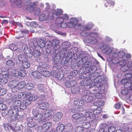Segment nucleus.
Returning a JSON list of instances; mask_svg holds the SVG:
<instances>
[{"instance_id": "obj_60", "label": "nucleus", "mask_w": 132, "mask_h": 132, "mask_svg": "<svg viewBox=\"0 0 132 132\" xmlns=\"http://www.w3.org/2000/svg\"><path fill=\"white\" fill-rule=\"evenodd\" d=\"M58 56L56 55H55L54 57V61L55 63L57 64L59 62L60 59L57 58Z\"/></svg>"}, {"instance_id": "obj_52", "label": "nucleus", "mask_w": 132, "mask_h": 132, "mask_svg": "<svg viewBox=\"0 0 132 132\" xmlns=\"http://www.w3.org/2000/svg\"><path fill=\"white\" fill-rule=\"evenodd\" d=\"M98 35L97 33L91 32L89 34V36L91 38H95L97 37Z\"/></svg>"}, {"instance_id": "obj_47", "label": "nucleus", "mask_w": 132, "mask_h": 132, "mask_svg": "<svg viewBox=\"0 0 132 132\" xmlns=\"http://www.w3.org/2000/svg\"><path fill=\"white\" fill-rule=\"evenodd\" d=\"M70 21L72 22L74 26L78 22L77 19L74 18H71L70 19Z\"/></svg>"}, {"instance_id": "obj_50", "label": "nucleus", "mask_w": 132, "mask_h": 132, "mask_svg": "<svg viewBox=\"0 0 132 132\" xmlns=\"http://www.w3.org/2000/svg\"><path fill=\"white\" fill-rule=\"evenodd\" d=\"M61 18L63 19V20H68L69 18L68 16L66 14L62 15L61 16H60Z\"/></svg>"}, {"instance_id": "obj_6", "label": "nucleus", "mask_w": 132, "mask_h": 132, "mask_svg": "<svg viewBox=\"0 0 132 132\" xmlns=\"http://www.w3.org/2000/svg\"><path fill=\"white\" fill-rule=\"evenodd\" d=\"M8 115L11 117V119L13 121L18 119V117L19 116L18 114L17 113L14 114L13 110L12 109H10L9 111H8Z\"/></svg>"}, {"instance_id": "obj_8", "label": "nucleus", "mask_w": 132, "mask_h": 132, "mask_svg": "<svg viewBox=\"0 0 132 132\" xmlns=\"http://www.w3.org/2000/svg\"><path fill=\"white\" fill-rule=\"evenodd\" d=\"M63 116L62 113L58 112L54 116L53 119V121L55 122H57L60 120Z\"/></svg>"}, {"instance_id": "obj_4", "label": "nucleus", "mask_w": 132, "mask_h": 132, "mask_svg": "<svg viewBox=\"0 0 132 132\" xmlns=\"http://www.w3.org/2000/svg\"><path fill=\"white\" fill-rule=\"evenodd\" d=\"M28 61V59L27 56L23 54H20L18 56V59L16 61V63L20 64L21 62L22 63Z\"/></svg>"}, {"instance_id": "obj_51", "label": "nucleus", "mask_w": 132, "mask_h": 132, "mask_svg": "<svg viewBox=\"0 0 132 132\" xmlns=\"http://www.w3.org/2000/svg\"><path fill=\"white\" fill-rule=\"evenodd\" d=\"M39 113V109H34L33 110L32 114L34 117L36 116Z\"/></svg>"}, {"instance_id": "obj_39", "label": "nucleus", "mask_w": 132, "mask_h": 132, "mask_svg": "<svg viewBox=\"0 0 132 132\" xmlns=\"http://www.w3.org/2000/svg\"><path fill=\"white\" fill-rule=\"evenodd\" d=\"M104 50L105 53L108 55H109L112 52V50H110L109 47L108 46L106 47Z\"/></svg>"}, {"instance_id": "obj_57", "label": "nucleus", "mask_w": 132, "mask_h": 132, "mask_svg": "<svg viewBox=\"0 0 132 132\" xmlns=\"http://www.w3.org/2000/svg\"><path fill=\"white\" fill-rule=\"evenodd\" d=\"M27 107L26 106L25 104L23 103V102H22V103L21 102V105L19 106L20 109L23 110L26 109Z\"/></svg>"}, {"instance_id": "obj_11", "label": "nucleus", "mask_w": 132, "mask_h": 132, "mask_svg": "<svg viewBox=\"0 0 132 132\" xmlns=\"http://www.w3.org/2000/svg\"><path fill=\"white\" fill-rule=\"evenodd\" d=\"M63 11L61 9H57L56 10H53L52 11V12L55 16L56 18H57L59 16L62 14L63 13Z\"/></svg>"}, {"instance_id": "obj_14", "label": "nucleus", "mask_w": 132, "mask_h": 132, "mask_svg": "<svg viewBox=\"0 0 132 132\" xmlns=\"http://www.w3.org/2000/svg\"><path fill=\"white\" fill-rule=\"evenodd\" d=\"M73 129L72 125L70 123L66 124L65 126V132H71Z\"/></svg>"}, {"instance_id": "obj_26", "label": "nucleus", "mask_w": 132, "mask_h": 132, "mask_svg": "<svg viewBox=\"0 0 132 132\" xmlns=\"http://www.w3.org/2000/svg\"><path fill=\"white\" fill-rule=\"evenodd\" d=\"M94 106L100 107L103 105L104 104V102L102 101H98L94 103Z\"/></svg>"}, {"instance_id": "obj_34", "label": "nucleus", "mask_w": 132, "mask_h": 132, "mask_svg": "<svg viewBox=\"0 0 132 132\" xmlns=\"http://www.w3.org/2000/svg\"><path fill=\"white\" fill-rule=\"evenodd\" d=\"M22 67L24 68H28L30 66V64L28 62V61L22 63Z\"/></svg>"}, {"instance_id": "obj_2", "label": "nucleus", "mask_w": 132, "mask_h": 132, "mask_svg": "<svg viewBox=\"0 0 132 132\" xmlns=\"http://www.w3.org/2000/svg\"><path fill=\"white\" fill-rule=\"evenodd\" d=\"M84 114L82 113H77L73 114L72 116V119L77 124H82L85 122L86 121Z\"/></svg>"}, {"instance_id": "obj_56", "label": "nucleus", "mask_w": 132, "mask_h": 132, "mask_svg": "<svg viewBox=\"0 0 132 132\" xmlns=\"http://www.w3.org/2000/svg\"><path fill=\"white\" fill-rule=\"evenodd\" d=\"M6 92V89L3 88L0 90V94L1 95H3L5 94Z\"/></svg>"}, {"instance_id": "obj_28", "label": "nucleus", "mask_w": 132, "mask_h": 132, "mask_svg": "<svg viewBox=\"0 0 132 132\" xmlns=\"http://www.w3.org/2000/svg\"><path fill=\"white\" fill-rule=\"evenodd\" d=\"M38 89L39 91L41 92H45L46 90L44 85L42 84H39L38 86Z\"/></svg>"}, {"instance_id": "obj_9", "label": "nucleus", "mask_w": 132, "mask_h": 132, "mask_svg": "<svg viewBox=\"0 0 132 132\" xmlns=\"http://www.w3.org/2000/svg\"><path fill=\"white\" fill-rule=\"evenodd\" d=\"M38 107L39 108L42 110H46L49 107L48 103L46 102H43L42 103H38Z\"/></svg>"}, {"instance_id": "obj_55", "label": "nucleus", "mask_w": 132, "mask_h": 132, "mask_svg": "<svg viewBox=\"0 0 132 132\" xmlns=\"http://www.w3.org/2000/svg\"><path fill=\"white\" fill-rule=\"evenodd\" d=\"M10 125L8 123H4L3 125V126L5 130L6 131H9V126Z\"/></svg>"}, {"instance_id": "obj_1", "label": "nucleus", "mask_w": 132, "mask_h": 132, "mask_svg": "<svg viewBox=\"0 0 132 132\" xmlns=\"http://www.w3.org/2000/svg\"><path fill=\"white\" fill-rule=\"evenodd\" d=\"M90 63L89 61H87L84 63V68L83 70L84 74L81 75L80 78L82 79H84V81L87 82L88 81L91 77L93 76L92 75H89V71H90L89 70V67L90 66Z\"/></svg>"}, {"instance_id": "obj_5", "label": "nucleus", "mask_w": 132, "mask_h": 132, "mask_svg": "<svg viewBox=\"0 0 132 132\" xmlns=\"http://www.w3.org/2000/svg\"><path fill=\"white\" fill-rule=\"evenodd\" d=\"M89 70L90 71H89V75H92L93 76L92 77H91V78H90L88 80V81H87L88 82H89L90 81L91 79L92 78V79H94V78H95V77H97L95 76V73L93 71H96V67L95 66L93 65L92 66H90L89 67Z\"/></svg>"}, {"instance_id": "obj_59", "label": "nucleus", "mask_w": 132, "mask_h": 132, "mask_svg": "<svg viewBox=\"0 0 132 132\" xmlns=\"http://www.w3.org/2000/svg\"><path fill=\"white\" fill-rule=\"evenodd\" d=\"M82 128L81 127L78 126L75 128V131L76 132H81Z\"/></svg>"}, {"instance_id": "obj_63", "label": "nucleus", "mask_w": 132, "mask_h": 132, "mask_svg": "<svg viewBox=\"0 0 132 132\" xmlns=\"http://www.w3.org/2000/svg\"><path fill=\"white\" fill-rule=\"evenodd\" d=\"M129 128L128 126L126 125H124L122 127V129L125 131H127L128 130Z\"/></svg>"}, {"instance_id": "obj_7", "label": "nucleus", "mask_w": 132, "mask_h": 132, "mask_svg": "<svg viewBox=\"0 0 132 132\" xmlns=\"http://www.w3.org/2000/svg\"><path fill=\"white\" fill-rule=\"evenodd\" d=\"M7 107L4 104H0V110H2L1 114L3 116H5L8 114Z\"/></svg>"}, {"instance_id": "obj_41", "label": "nucleus", "mask_w": 132, "mask_h": 132, "mask_svg": "<svg viewBox=\"0 0 132 132\" xmlns=\"http://www.w3.org/2000/svg\"><path fill=\"white\" fill-rule=\"evenodd\" d=\"M43 115L42 114L40 113L38 114L36 116H34V118H35V119H36L37 120H40L43 117Z\"/></svg>"}, {"instance_id": "obj_36", "label": "nucleus", "mask_w": 132, "mask_h": 132, "mask_svg": "<svg viewBox=\"0 0 132 132\" xmlns=\"http://www.w3.org/2000/svg\"><path fill=\"white\" fill-rule=\"evenodd\" d=\"M129 69V67L126 64V65L121 67L120 68V70L122 72H124L127 71Z\"/></svg>"}, {"instance_id": "obj_16", "label": "nucleus", "mask_w": 132, "mask_h": 132, "mask_svg": "<svg viewBox=\"0 0 132 132\" xmlns=\"http://www.w3.org/2000/svg\"><path fill=\"white\" fill-rule=\"evenodd\" d=\"M65 129L64 125L61 123L59 124L56 128L57 132H62Z\"/></svg>"}, {"instance_id": "obj_49", "label": "nucleus", "mask_w": 132, "mask_h": 132, "mask_svg": "<svg viewBox=\"0 0 132 132\" xmlns=\"http://www.w3.org/2000/svg\"><path fill=\"white\" fill-rule=\"evenodd\" d=\"M46 16L44 14L40 15L39 17V20L40 21H43L44 20H46Z\"/></svg>"}, {"instance_id": "obj_18", "label": "nucleus", "mask_w": 132, "mask_h": 132, "mask_svg": "<svg viewBox=\"0 0 132 132\" xmlns=\"http://www.w3.org/2000/svg\"><path fill=\"white\" fill-rule=\"evenodd\" d=\"M36 6V3H31L29 7L27 8L26 9L30 12H32Z\"/></svg>"}, {"instance_id": "obj_15", "label": "nucleus", "mask_w": 132, "mask_h": 132, "mask_svg": "<svg viewBox=\"0 0 132 132\" xmlns=\"http://www.w3.org/2000/svg\"><path fill=\"white\" fill-rule=\"evenodd\" d=\"M38 96L36 95H32L30 93H28L27 98L30 101H34L36 100L38 98Z\"/></svg>"}, {"instance_id": "obj_3", "label": "nucleus", "mask_w": 132, "mask_h": 132, "mask_svg": "<svg viewBox=\"0 0 132 132\" xmlns=\"http://www.w3.org/2000/svg\"><path fill=\"white\" fill-rule=\"evenodd\" d=\"M29 48H25L23 50L24 54L28 57H31L32 56V50L35 48V46L34 43L30 42L29 43Z\"/></svg>"}, {"instance_id": "obj_31", "label": "nucleus", "mask_w": 132, "mask_h": 132, "mask_svg": "<svg viewBox=\"0 0 132 132\" xmlns=\"http://www.w3.org/2000/svg\"><path fill=\"white\" fill-rule=\"evenodd\" d=\"M25 87L27 89H31L34 87L33 84L31 83H28L25 84Z\"/></svg>"}, {"instance_id": "obj_13", "label": "nucleus", "mask_w": 132, "mask_h": 132, "mask_svg": "<svg viewBox=\"0 0 132 132\" xmlns=\"http://www.w3.org/2000/svg\"><path fill=\"white\" fill-rule=\"evenodd\" d=\"M7 71L8 74L10 76L14 77L16 76V70L15 68L13 67L9 68Z\"/></svg>"}, {"instance_id": "obj_38", "label": "nucleus", "mask_w": 132, "mask_h": 132, "mask_svg": "<svg viewBox=\"0 0 132 132\" xmlns=\"http://www.w3.org/2000/svg\"><path fill=\"white\" fill-rule=\"evenodd\" d=\"M20 100L18 96L15 95L13 96L11 98V101L13 103L16 102L17 100Z\"/></svg>"}, {"instance_id": "obj_17", "label": "nucleus", "mask_w": 132, "mask_h": 132, "mask_svg": "<svg viewBox=\"0 0 132 132\" xmlns=\"http://www.w3.org/2000/svg\"><path fill=\"white\" fill-rule=\"evenodd\" d=\"M94 106H92V109L93 110V113L94 114L97 115L100 113L102 109L100 107H96V108H93Z\"/></svg>"}, {"instance_id": "obj_48", "label": "nucleus", "mask_w": 132, "mask_h": 132, "mask_svg": "<svg viewBox=\"0 0 132 132\" xmlns=\"http://www.w3.org/2000/svg\"><path fill=\"white\" fill-rule=\"evenodd\" d=\"M132 77V75L130 73H127L125 75V77L126 80H130Z\"/></svg>"}, {"instance_id": "obj_29", "label": "nucleus", "mask_w": 132, "mask_h": 132, "mask_svg": "<svg viewBox=\"0 0 132 132\" xmlns=\"http://www.w3.org/2000/svg\"><path fill=\"white\" fill-rule=\"evenodd\" d=\"M56 18L57 19L55 21V23L58 25V26L59 27V25L63 22V19L61 16H59V17H57Z\"/></svg>"}, {"instance_id": "obj_46", "label": "nucleus", "mask_w": 132, "mask_h": 132, "mask_svg": "<svg viewBox=\"0 0 132 132\" xmlns=\"http://www.w3.org/2000/svg\"><path fill=\"white\" fill-rule=\"evenodd\" d=\"M10 48L12 50H15L17 48V47L15 46V44H10L9 46Z\"/></svg>"}, {"instance_id": "obj_45", "label": "nucleus", "mask_w": 132, "mask_h": 132, "mask_svg": "<svg viewBox=\"0 0 132 132\" xmlns=\"http://www.w3.org/2000/svg\"><path fill=\"white\" fill-rule=\"evenodd\" d=\"M37 71L41 74V73L44 72V68L41 66H39L37 67Z\"/></svg>"}, {"instance_id": "obj_27", "label": "nucleus", "mask_w": 132, "mask_h": 132, "mask_svg": "<svg viewBox=\"0 0 132 132\" xmlns=\"http://www.w3.org/2000/svg\"><path fill=\"white\" fill-rule=\"evenodd\" d=\"M125 53L122 51H120L118 53L117 57L119 58H121L122 59H125Z\"/></svg>"}, {"instance_id": "obj_30", "label": "nucleus", "mask_w": 132, "mask_h": 132, "mask_svg": "<svg viewBox=\"0 0 132 132\" xmlns=\"http://www.w3.org/2000/svg\"><path fill=\"white\" fill-rule=\"evenodd\" d=\"M84 115L85 116H84L86 120L87 118H89L90 119H92L93 116L92 113L89 111L86 112L85 114H84Z\"/></svg>"}, {"instance_id": "obj_35", "label": "nucleus", "mask_w": 132, "mask_h": 132, "mask_svg": "<svg viewBox=\"0 0 132 132\" xmlns=\"http://www.w3.org/2000/svg\"><path fill=\"white\" fill-rule=\"evenodd\" d=\"M40 47H43L45 46V41L42 39H40L38 41Z\"/></svg>"}, {"instance_id": "obj_53", "label": "nucleus", "mask_w": 132, "mask_h": 132, "mask_svg": "<svg viewBox=\"0 0 132 132\" xmlns=\"http://www.w3.org/2000/svg\"><path fill=\"white\" fill-rule=\"evenodd\" d=\"M18 74L21 77H24L26 75L25 71L23 70H20Z\"/></svg>"}, {"instance_id": "obj_44", "label": "nucleus", "mask_w": 132, "mask_h": 132, "mask_svg": "<svg viewBox=\"0 0 132 132\" xmlns=\"http://www.w3.org/2000/svg\"><path fill=\"white\" fill-rule=\"evenodd\" d=\"M118 63L119 64L121 67H122L125 65H126L127 62L124 60H122L120 61Z\"/></svg>"}, {"instance_id": "obj_21", "label": "nucleus", "mask_w": 132, "mask_h": 132, "mask_svg": "<svg viewBox=\"0 0 132 132\" xmlns=\"http://www.w3.org/2000/svg\"><path fill=\"white\" fill-rule=\"evenodd\" d=\"M28 93H27L26 92H21L19 93L18 95V96L19 99L22 98L24 99L26 97L27 98V96Z\"/></svg>"}, {"instance_id": "obj_40", "label": "nucleus", "mask_w": 132, "mask_h": 132, "mask_svg": "<svg viewBox=\"0 0 132 132\" xmlns=\"http://www.w3.org/2000/svg\"><path fill=\"white\" fill-rule=\"evenodd\" d=\"M6 64L9 67H11L13 66L14 63V62L12 60H9L6 62Z\"/></svg>"}, {"instance_id": "obj_23", "label": "nucleus", "mask_w": 132, "mask_h": 132, "mask_svg": "<svg viewBox=\"0 0 132 132\" xmlns=\"http://www.w3.org/2000/svg\"><path fill=\"white\" fill-rule=\"evenodd\" d=\"M52 111L51 110L49 109L46 110L44 114V116L45 118H48L51 115Z\"/></svg>"}, {"instance_id": "obj_64", "label": "nucleus", "mask_w": 132, "mask_h": 132, "mask_svg": "<svg viewBox=\"0 0 132 132\" xmlns=\"http://www.w3.org/2000/svg\"><path fill=\"white\" fill-rule=\"evenodd\" d=\"M85 104V102L82 100H79L78 106H81Z\"/></svg>"}, {"instance_id": "obj_58", "label": "nucleus", "mask_w": 132, "mask_h": 132, "mask_svg": "<svg viewBox=\"0 0 132 132\" xmlns=\"http://www.w3.org/2000/svg\"><path fill=\"white\" fill-rule=\"evenodd\" d=\"M11 87V91L13 93L16 92L19 89L17 86Z\"/></svg>"}, {"instance_id": "obj_12", "label": "nucleus", "mask_w": 132, "mask_h": 132, "mask_svg": "<svg viewBox=\"0 0 132 132\" xmlns=\"http://www.w3.org/2000/svg\"><path fill=\"white\" fill-rule=\"evenodd\" d=\"M124 87L125 88H130L128 90V93L129 92L130 93V91L132 92V80L130 81H128L124 85Z\"/></svg>"}, {"instance_id": "obj_10", "label": "nucleus", "mask_w": 132, "mask_h": 132, "mask_svg": "<svg viewBox=\"0 0 132 132\" xmlns=\"http://www.w3.org/2000/svg\"><path fill=\"white\" fill-rule=\"evenodd\" d=\"M98 94L92 93L89 94L88 96H86V98H87V100L85 99L87 102H92L94 100V98H96L97 95Z\"/></svg>"}, {"instance_id": "obj_43", "label": "nucleus", "mask_w": 132, "mask_h": 132, "mask_svg": "<svg viewBox=\"0 0 132 132\" xmlns=\"http://www.w3.org/2000/svg\"><path fill=\"white\" fill-rule=\"evenodd\" d=\"M21 101L19 100H17V101L12 103L14 105V106H16V107H19L21 105Z\"/></svg>"}, {"instance_id": "obj_24", "label": "nucleus", "mask_w": 132, "mask_h": 132, "mask_svg": "<svg viewBox=\"0 0 132 132\" xmlns=\"http://www.w3.org/2000/svg\"><path fill=\"white\" fill-rule=\"evenodd\" d=\"M19 84V81L17 80H14L11 81L9 84V86L10 87L17 86Z\"/></svg>"}, {"instance_id": "obj_62", "label": "nucleus", "mask_w": 132, "mask_h": 132, "mask_svg": "<svg viewBox=\"0 0 132 132\" xmlns=\"http://www.w3.org/2000/svg\"><path fill=\"white\" fill-rule=\"evenodd\" d=\"M23 103L25 104L27 107L28 105H29L31 103V102L29 99L27 100L23 101Z\"/></svg>"}, {"instance_id": "obj_25", "label": "nucleus", "mask_w": 132, "mask_h": 132, "mask_svg": "<svg viewBox=\"0 0 132 132\" xmlns=\"http://www.w3.org/2000/svg\"><path fill=\"white\" fill-rule=\"evenodd\" d=\"M33 52L32 53V55L36 58L39 57L40 55V51L36 49L33 50Z\"/></svg>"}, {"instance_id": "obj_54", "label": "nucleus", "mask_w": 132, "mask_h": 132, "mask_svg": "<svg viewBox=\"0 0 132 132\" xmlns=\"http://www.w3.org/2000/svg\"><path fill=\"white\" fill-rule=\"evenodd\" d=\"M43 72L44 76L46 77H49L51 75V73L49 71H45Z\"/></svg>"}, {"instance_id": "obj_33", "label": "nucleus", "mask_w": 132, "mask_h": 132, "mask_svg": "<svg viewBox=\"0 0 132 132\" xmlns=\"http://www.w3.org/2000/svg\"><path fill=\"white\" fill-rule=\"evenodd\" d=\"M25 84L24 81H22L20 82L18 85L17 86L19 89H21L25 87Z\"/></svg>"}, {"instance_id": "obj_37", "label": "nucleus", "mask_w": 132, "mask_h": 132, "mask_svg": "<svg viewBox=\"0 0 132 132\" xmlns=\"http://www.w3.org/2000/svg\"><path fill=\"white\" fill-rule=\"evenodd\" d=\"M97 89H96V90H98V92L99 93V94H101L104 93L105 92V90L104 89V87L103 86L99 87L97 88Z\"/></svg>"}, {"instance_id": "obj_22", "label": "nucleus", "mask_w": 132, "mask_h": 132, "mask_svg": "<svg viewBox=\"0 0 132 132\" xmlns=\"http://www.w3.org/2000/svg\"><path fill=\"white\" fill-rule=\"evenodd\" d=\"M32 75L34 77L38 79L41 78L42 76L41 74L37 71H34L32 72Z\"/></svg>"}, {"instance_id": "obj_19", "label": "nucleus", "mask_w": 132, "mask_h": 132, "mask_svg": "<svg viewBox=\"0 0 132 132\" xmlns=\"http://www.w3.org/2000/svg\"><path fill=\"white\" fill-rule=\"evenodd\" d=\"M48 42H49L48 43L50 44H48L49 46H50V47L53 46L54 48L55 47H56L59 43V41L56 39L53 40L52 42L50 41Z\"/></svg>"}, {"instance_id": "obj_61", "label": "nucleus", "mask_w": 132, "mask_h": 132, "mask_svg": "<svg viewBox=\"0 0 132 132\" xmlns=\"http://www.w3.org/2000/svg\"><path fill=\"white\" fill-rule=\"evenodd\" d=\"M63 46L66 48H68L70 46V44L69 42H65L63 43Z\"/></svg>"}, {"instance_id": "obj_32", "label": "nucleus", "mask_w": 132, "mask_h": 132, "mask_svg": "<svg viewBox=\"0 0 132 132\" xmlns=\"http://www.w3.org/2000/svg\"><path fill=\"white\" fill-rule=\"evenodd\" d=\"M98 42L97 40L96 39L94 38L90 39L89 43L90 45H94L96 44Z\"/></svg>"}, {"instance_id": "obj_42", "label": "nucleus", "mask_w": 132, "mask_h": 132, "mask_svg": "<svg viewBox=\"0 0 132 132\" xmlns=\"http://www.w3.org/2000/svg\"><path fill=\"white\" fill-rule=\"evenodd\" d=\"M9 127L13 131V132H22L21 130L16 129V128L13 127L11 125H10Z\"/></svg>"}, {"instance_id": "obj_20", "label": "nucleus", "mask_w": 132, "mask_h": 132, "mask_svg": "<svg viewBox=\"0 0 132 132\" xmlns=\"http://www.w3.org/2000/svg\"><path fill=\"white\" fill-rule=\"evenodd\" d=\"M55 18H56L51 11L49 13L48 15L46 16V20L48 21L52 20Z\"/></svg>"}]
</instances>
